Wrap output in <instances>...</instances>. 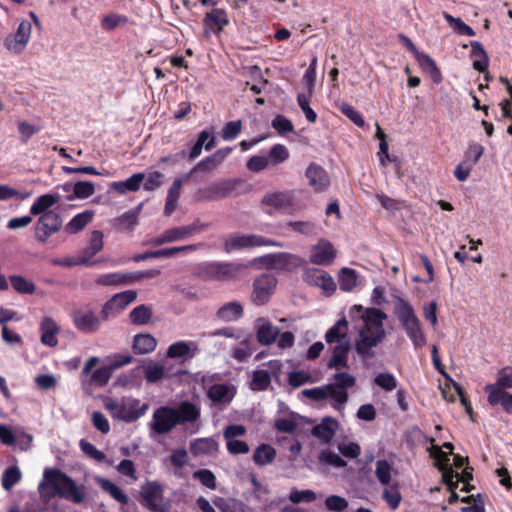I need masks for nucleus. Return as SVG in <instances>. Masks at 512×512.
<instances>
[{"mask_svg": "<svg viewBox=\"0 0 512 512\" xmlns=\"http://www.w3.org/2000/svg\"><path fill=\"white\" fill-rule=\"evenodd\" d=\"M429 442L431 443V447L428 448V452L435 460L437 468L442 472V479L444 483L452 488L453 478L458 477V473L453 471L452 466L449 463V456L452 453L453 445L449 442L444 443L443 447L448 450V452H445L440 446L434 444L433 438H429Z\"/></svg>", "mask_w": 512, "mask_h": 512, "instance_id": "nucleus-11", "label": "nucleus"}, {"mask_svg": "<svg viewBox=\"0 0 512 512\" xmlns=\"http://www.w3.org/2000/svg\"><path fill=\"white\" fill-rule=\"evenodd\" d=\"M38 490L42 497L50 498L59 495L75 503H81L84 498L82 491L76 486L75 482L57 469H45Z\"/></svg>", "mask_w": 512, "mask_h": 512, "instance_id": "nucleus-1", "label": "nucleus"}, {"mask_svg": "<svg viewBox=\"0 0 512 512\" xmlns=\"http://www.w3.org/2000/svg\"><path fill=\"white\" fill-rule=\"evenodd\" d=\"M259 246L281 247L282 244L257 234L234 233L224 238V250L227 253Z\"/></svg>", "mask_w": 512, "mask_h": 512, "instance_id": "nucleus-10", "label": "nucleus"}, {"mask_svg": "<svg viewBox=\"0 0 512 512\" xmlns=\"http://www.w3.org/2000/svg\"><path fill=\"white\" fill-rule=\"evenodd\" d=\"M130 361V356H120L113 359L109 364L102 365L92 372L93 368L99 363V358L92 356L83 366L81 373L82 382H87L92 386L103 387L109 382L114 370L130 363Z\"/></svg>", "mask_w": 512, "mask_h": 512, "instance_id": "nucleus-7", "label": "nucleus"}, {"mask_svg": "<svg viewBox=\"0 0 512 512\" xmlns=\"http://www.w3.org/2000/svg\"><path fill=\"white\" fill-rule=\"evenodd\" d=\"M256 327L257 339L264 345L273 343L279 334V329L264 318H259L256 321Z\"/></svg>", "mask_w": 512, "mask_h": 512, "instance_id": "nucleus-29", "label": "nucleus"}, {"mask_svg": "<svg viewBox=\"0 0 512 512\" xmlns=\"http://www.w3.org/2000/svg\"><path fill=\"white\" fill-rule=\"evenodd\" d=\"M163 494V486L157 481H147L140 487L141 503L152 512H167Z\"/></svg>", "mask_w": 512, "mask_h": 512, "instance_id": "nucleus-12", "label": "nucleus"}, {"mask_svg": "<svg viewBox=\"0 0 512 512\" xmlns=\"http://www.w3.org/2000/svg\"><path fill=\"white\" fill-rule=\"evenodd\" d=\"M382 497L392 510L397 509L402 501V496L397 486L386 488L383 491Z\"/></svg>", "mask_w": 512, "mask_h": 512, "instance_id": "nucleus-57", "label": "nucleus"}, {"mask_svg": "<svg viewBox=\"0 0 512 512\" xmlns=\"http://www.w3.org/2000/svg\"><path fill=\"white\" fill-rule=\"evenodd\" d=\"M374 383L387 392L393 391L398 385L396 377L389 372L377 374L374 378Z\"/></svg>", "mask_w": 512, "mask_h": 512, "instance_id": "nucleus-51", "label": "nucleus"}, {"mask_svg": "<svg viewBox=\"0 0 512 512\" xmlns=\"http://www.w3.org/2000/svg\"><path fill=\"white\" fill-rule=\"evenodd\" d=\"M289 155V150L286 146L276 144L269 150L267 158H269V164L275 166L285 162L289 158Z\"/></svg>", "mask_w": 512, "mask_h": 512, "instance_id": "nucleus-48", "label": "nucleus"}, {"mask_svg": "<svg viewBox=\"0 0 512 512\" xmlns=\"http://www.w3.org/2000/svg\"><path fill=\"white\" fill-rule=\"evenodd\" d=\"M483 153L484 147L481 144L476 142L469 143L463 161L474 167Z\"/></svg>", "mask_w": 512, "mask_h": 512, "instance_id": "nucleus-52", "label": "nucleus"}, {"mask_svg": "<svg viewBox=\"0 0 512 512\" xmlns=\"http://www.w3.org/2000/svg\"><path fill=\"white\" fill-rule=\"evenodd\" d=\"M218 442L210 438H199L191 442L190 451L194 456H213L218 452Z\"/></svg>", "mask_w": 512, "mask_h": 512, "instance_id": "nucleus-27", "label": "nucleus"}, {"mask_svg": "<svg viewBox=\"0 0 512 512\" xmlns=\"http://www.w3.org/2000/svg\"><path fill=\"white\" fill-rule=\"evenodd\" d=\"M326 342L332 346V356L327 362L328 369H341L347 366L350 351L348 322L345 318L338 320L325 334Z\"/></svg>", "mask_w": 512, "mask_h": 512, "instance_id": "nucleus-4", "label": "nucleus"}, {"mask_svg": "<svg viewBox=\"0 0 512 512\" xmlns=\"http://www.w3.org/2000/svg\"><path fill=\"white\" fill-rule=\"evenodd\" d=\"M182 184H183V180L181 178H177L173 181L172 185L170 186L168 193H167V198H166V203H165V208H164V214L166 216H170L177 208Z\"/></svg>", "mask_w": 512, "mask_h": 512, "instance_id": "nucleus-35", "label": "nucleus"}, {"mask_svg": "<svg viewBox=\"0 0 512 512\" xmlns=\"http://www.w3.org/2000/svg\"><path fill=\"white\" fill-rule=\"evenodd\" d=\"M317 499V494L309 489L297 490L292 489L289 493V500L294 504L310 503Z\"/></svg>", "mask_w": 512, "mask_h": 512, "instance_id": "nucleus-53", "label": "nucleus"}, {"mask_svg": "<svg viewBox=\"0 0 512 512\" xmlns=\"http://www.w3.org/2000/svg\"><path fill=\"white\" fill-rule=\"evenodd\" d=\"M356 379L347 372H336L330 383L322 387V401L330 399L336 410H341L348 400L347 390L355 385Z\"/></svg>", "mask_w": 512, "mask_h": 512, "instance_id": "nucleus-8", "label": "nucleus"}, {"mask_svg": "<svg viewBox=\"0 0 512 512\" xmlns=\"http://www.w3.org/2000/svg\"><path fill=\"white\" fill-rule=\"evenodd\" d=\"M93 217L94 211L85 210L75 215L66 225L65 229L68 233L75 234L83 230L93 220Z\"/></svg>", "mask_w": 512, "mask_h": 512, "instance_id": "nucleus-38", "label": "nucleus"}, {"mask_svg": "<svg viewBox=\"0 0 512 512\" xmlns=\"http://www.w3.org/2000/svg\"><path fill=\"white\" fill-rule=\"evenodd\" d=\"M297 426V417L294 414H289L279 417L275 420V428L278 431L290 433L295 430Z\"/></svg>", "mask_w": 512, "mask_h": 512, "instance_id": "nucleus-56", "label": "nucleus"}, {"mask_svg": "<svg viewBox=\"0 0 512 512\" xmlns=\"http://www.w3.org/2000/svg\"><path fill=\"white\" fill-rule=\"evenodd\" d=\"M59 200V196L56 194H44L35 199L32 206L30 207V213L32 215H42L48 212L52 206H54Z\"/></svg>", "mask_w": 512, "mask_h": 512, "instance_id": "nucleus-36", "label": "nucleus"}, {"mask_svg": "<svg viewBox=\"0 0 512 512\" xmlns=\"http://www.w3.org/2000/svg\"><path fill=\"white\" fill-rule=\"evenodd\" d=\"M259 261L264 267L268 269L282 270L287 272H292L302 265V258L287 252L268 254L261 257Z\"/></svg>", "mask_w": 512, "mask_h": 512, "instance_id": "nucleus-14", "label": "nucleus"}, {"mask_svg": "<svg viewBox=\"0 0 512 512\" xmlns=\"http://www.w3.org/2000/svg\"><path fill=\"white\" fill-rule=\"evenodd\" d=\"M193 476L207 488L212 490L216 488V477L210 470L200 469L198 471H195Z\"/></svg>", "mask_w": 512, "mask_h": 512, "instance_id": "nucleus-60", "label": "nucleus"}, {"mask_svg": "<svg viewBox=\"0 0 512 512\" xmlns=\"http://www.w3.org/2000/svg\"><path fill=\"white\" fill-rule=\"evenodd\" d=\"M204 22L209 27L215 26L217 32H220L229 23V19L225 10L216 8L205 15Z\"/></svg>", "mask_w": 512, "mask_h": 512, "instance_id": "nucleus-43", "label": "nucleus"}, {"mask_svg": "<svg viewBox=\"0 0 512 512\" xmlns=\"http://www.w3.org/2000/svg\"><path fill=\"white\" fill-rule=\"evenodd\" d=\"M340 289L344 292H351L359 284V275L356 270L344 267L338 273Z\"/></svg>", "mask_w": 512, "mask_h": 512, "instance_id": "nucleus-34", "label": "nucleus"}, {"mask_svg": "<svg viewBox=\"0 0 512 512\" xmlns=\"http://www.w3.org/2000/svg\"><path fill=\"white\" fill-rule=\"evenodd\" d=\"M276 457V450L269 444L259 445L253 453V461L259 466L271 464Z\"/></svg>", "mask_w": 512, "mask_h": 512, "instance_id": "nucleus-42", "label": "nucleus"}, {"mask_svg": "<svg viewBox=\"0 0 512 512\" xmlns=\"http://www.w3.org/2000/svg\"><path fill=\"white\" fill-rule=\"evenodd\" d=\"M142 205L134 210H129L113 220V224L121 231H131L138 224V218Z\"/></svg>", "mask_w": 512, "mask_h": 512, "instance_id": "nucleus-31", "label": "nucleus"}, {"mask_svg": "<svg viewBox=\"0 0 512 512\" xmlns=\"http://www.w3.org/2000/svg\"><path fill=\"white\" fill-rule=\"evenodd\" d=\"M199 415V408L190 402H182L177 408L160 407L153 413L152 427L155 432L164 434L177 424L196 421Z\"/></svg>", "mask_w": 512, "mask_h": 512, "instance_id": "nucleus-3", "label": "nucleus"}, {"mask_svg": "<svg viewBox=\"0 0 512 512\" xmlns=\"http://www.w3.org/2000/svg\"><path fill=\"white\" fill-rule=\"evenodd\" d=\"M165 375V368L160 364H150L145 367V378L148 382H157Z\"/></svg>", "mask_w": 512, "mask_h": 512, "instance_id": "nucleus-62", "label": "nucleus"}, {"mask_svg": "<svg viewBox=\"0 0 512 512\" xmlns=\"http://www.w3.org/2000/svg\"><path fill=\"white\" fill-rule=\"evenodd\" d=\"M364 322L363 328L359 333V340L356 343V349L359 354L367 355L371 349L376 347L385 337L383 322L387 315L376 308H367L361 315Z\"/></svg>", "mask_w": 512, "mask_h": 512, "instance_id": "nucleus-2", "label": "nucleus"}, {"mask_svg": "<svg viewBox=\"0 0 512 512\" xmlns=\"http://www.w3.org/2000/svg\"><path fill=\"white\" fill-rule=\"evenodd\" d=\"M339 427L338 422L331 417L322 418V443L329 442Z\"/></svg>", "mask_w": 512, "mask_h": 512, "instance_id": "nucleus-58", "label": "nucleus"}, {"mask_svg": "<svg viewBox=\"0 0 512 512\" xmlns=\"http://www.w3.org/2000/svg\"><path fill=\"white\" fill-rule=\"evenodd\" d=\"M233 391L224 384L213 385L208 391V397L215 404H227L233 398Z\"/></svg>", "mask_w": 512, "mask_h": 512, "instance_id": "nucleus-40", "label": "nucleus"}, {"mask_svg": "<svg viewBox=\"0 0 512 512\" xmlns=\"http://www.w3.org/2000/svg\"><path fill=\"white\" fill-rule=\"evenodd\" d=\"M145 179L144 173H135L124 181H115L110 184L111 189L119 195L137 192Z\"/></svg>", "mask_w": 512, "mask_h": 512, "instance_id": "nucleus-25", "label": "nucleus"}, {"mask_svg": "<svg viewBox=\"0 0 512 512\" xmlns=\"http://www.w3.org/2000/svg\"><path fill=\"white\" fill-rule=\"evenodd\" d=\"M443 17L455 32L470 37L475 35L474 30L465 24L460 18H455L446 12L443 13Z\"/></svg>", "mask_w": 512, "mask_h": 512, "instance_id": "nucleus-50", "label": "nucleus"}, {"mask_svg": "<svg viewBox=\"0 0 512 512\" xmlns=\"http://www.w3.org/2000/svg\"><path fill=\"white\" fill-rule=\"evenodd\" d=\"M103 237V233L99 230H94L91 233L87 247L79 253L83 265H91L93 263V257L103 249Z\"/></svg>", "mask_w": 512, "mask_h": 512, "instance_id": "nucleus-23", "label": "nucleus"}, {"mask_svg": "<svg viewBox=\"0 0 512 512\" xmlns=\"http://www.w3.org/2000/svg\"><path fill=\"white\" fill-rule=\"evenodd\" d=\"M308 184L314 188L315 191L320 189V168L317 164L311 163L305 172Z\"/></svg>", "mask_w": 512, "mask_h": 512, "instance_id": "nucleus-61", "label": "nucleus"}, {"mask_svg": "<svg viewBox=\"0 0 512 512\" xmlns=\"http://www.w3.org/2000/svg\"><path fill=\"white\" fill-rule=\"evenodd\" d=\"M512 388V367H505L498 371L497 381L493 384H487L484 391L487 393L488 398L495 401L499 393L506 392L507 389Z\"/></svg>", "mask_w": 512, "mask_h": 512, "instance_id": "nucleus-20", "label": "nucleus"}, {"mask_svg": "<svg viewBox=\"0 0 512 512\" xmlns=\"http://www.w3.org/2000/svg\"><path fill=\"white\" fill-rule=\"evenodd\" d=\"M320 246L315 245L311 249L309 258L302 259V278L305 283L318 287L320 285Z\"/></svg>", "mask_w": 512, "mask_h": 512, "instance_id": "nucleus-18", "label": "nucleus"}, {"mask_svg": "<svg viewBox=\"0 0 512 512\" xmlns=\"http://www.w3.org/2000/svg\"><path fill=\"white\" fill-rule=\"evenodd\" d=\"M394 312L414 349L423 348L427 343V338L413 306L398 297L395 301Z\"/></svg>", "mask_w": 512, "mask_h": 512, "instance_id": "nucleus-5", "label": "nucleus"}, {"mask_svg": "<svg viewBox=\"0 0 512 512\" xmlns=\"http://www.w3.org/2000/svg\"><path fill=\"white\" fill-rule=\"evenodd\" d=\"M243 315V306L238 301H231L223 304L216 313V317L222 322H234Z\"/></svg>", "mask_w": 512, "mask_h": 512, "instance_id": "nucleus-28", "label": "nucleus"}, {"mask_svg": "<svg viewBox=\"0 0 512 512\" xmlns=\"http://www.w3.org/2000/svg\"><path fill=\"white\" fill-rule=\"evenodd\" d=\"M392 466L386 460H378L375 467V475L378 481L387 486L390 484L392 479Z\"/></svg>", "mask_w": 512, "mask_h": 512, "instance_id": "nucleus-47", "label": "nucleus"}, {"mask_svg": "<svg viewBox=\"0 0 512 512\" xmlns=\"http://www.w3.org/2000/svg\"><path fill=\"white\" fill-rule=\"evenodd\" d=\"M96 482L105 492H107L117 502L121 504L128 503V496L120 487H118L111 480L102 477H97Z\"/></svg>", "mask_w": 512, "mask_h": 512, "instance_id": "nucleus-37", "label": "nucleus"}, {"mask_svg": "<svg viewBox=\"0 0 512 512\" xmlns=\"http://www.w3.org/2000/svg\"><path fill=\"white\" fill-rule=\"evenodd\" d=\"M32 34V24L28 20H22L17 30L4 39L5 48L13 54L22 53L28 45Z\"/></svg>", "mask_w": 512, "mask_h": 512, "instance_id": "nucleus-15", "label": "nucleus"}, {"mask_svg": "<svg viewBox=\"0 0 512 512\" xmlns=\"http://www.w3.org/2000/svg\"><path fill=\"white\" fill-rule=\"evenodd\" d=\"M127 23V18L118 14H109L103 17L101 26L104 30H113L114 28Z\"/></svg>", "mask_w": 512, "mask_h": 512, "instance_id": "nucleus-59", "label": "nucleus"}, {"mask_svg": "<svg viewBox=\"0 0 512 512\" xmlns=\"http://www.w3.org/2000/svg\"><path fill=\"white\" fill-rule=\"evenodd\" d=\"M13 288L22 294H32L35 291V285L33 282L27 280L26 278L13 275L10 277Z\"/></svg>", "mask_w": 512, "mask_h": 512, "instance_id": "nucleus-55", "label": "nucleus"}, {"mask_svg": "<svg viewBox=\"0 0 512 512\" xmlns=\"http://www.w3.org/2000/svg\"><path fill=\"white\" fill-rule=\"evenodd\" d=\"M262 211L269 215L285 213L293 209L294 197L290 192H268L261 201Z\"/></svg>", "mask_w": 512, "mask_h": 512, "instance_id": "nucleus-13", "label": "nucleus"}, {"mask_svg": "<svg viewBox=\"0 0 512 512\" xmlns=\"http://www.w3.org/2000/svg\"><path fill=\"white\" fill-rule=\"evenodd\" d=\"M277 285V279L271 274H262L253 283L252 301L256 305L267 303Z\"/></svg>", "mask_w": 512, "mask_h": 512, "instance_id": "nucleus-17", "label": "nucleus"}, {"mask_svg": "<svg viewBox=\"0 0 512 512\" xmlns=\"http://www.w3.org/2000/svg\"><path fill=\"white\" fill-rule=\"evenodd\" d=\"M152 310L146 305L135 307L130 313V320L136 325H145L150 322Z\"/></svg>", "mask_w": 512, "mask_h": 512, "instance_id": "nucleus-46", "label": "nucleus"}, {"mask_svg": "<svg viewBox=\"0 0 512 512\" xmlns=\"http://www.w3.org/2000/svg\"><path fill=\"white\" fill-rule=\"evenodd\" d=\"M268 366L270 371L260 369L253 372L250 382L252 390L262 391L267 389L271 383L272 375H276L281 370L282 364L279 360H272L269 361Z\"/></svg>", "mask_w": 512, "mask_h": 512, "instance_id": "nucleus-19", "label": "nucleus"}, {"mask_svg": "<svg viewBox=\"0 0 512 512\" xmlns=\"http://www.w3.org/2000/svg\"><path fill=\"white\" fill-rule=\"evenodd\" d=\"M213 504L221 512H253L250 507L237 500H226L221 497H215Z\"/></svg>", "mask_w": 512, "mask_h": 512, "instance_id": "nucleus-41", "label": "nucleus"}, {"mask_svg": "<svg viewBox=\"0 0 512 512\" xmlns=\"http://www.w3.org/2000/svg\"><path fill=\"white\" fill-rule=\"evenodd\" d=\"M470 55L473 59V68L479 72H484L488 67V56L478 41L471 42Z\"/></svg>", "mask_w": 512, "mask_h": 512, "instance_id": "nucleus-39", "label": "nucleus"}, {"mask_svg": "<svg viewBox=\"0 0 512 512\" xmlns=\"http://www.w3.org/2000/svg\"><path fill=\"white\" fill-rule=\"evenodd\" d=\"M246 265L237 262H208L203 265V277L209 280L228 281L240 276Z\"/></svg>", "mask_w": 512, "mask_h": 512, "instance_id": "nucleus-9", "label": "nucleus"}, {"mask_svg": "<svg viewBox=\"0 0 512 512\" xmlns=\"http://www.w3.org/2000/svg\"><path fill=\"white\" fill-rule=\"evenodd\" d=\"M95 192V185L90 181H78L75 182V191L74 194L67 195L68 201H73L76 199H87L92 196Z\"/></svg>", "mask_w": 512, "mask_h": 512, "instance_id": "nucleus-45", "label": "nucleus"}, {"mask_svg": "<svg viewBox=\"0 0 512 512\" xmlns=\"http://www.w3.org/2000/svg\"><path fill=\"white\" fill-rule=\"evenodd\" d=\"M496 398L495 401H492V398L487 397L488 403L492 406L501 405L505 412L512 414V394L507 392L499 393Z\"/></svg>", "mask_w": 512, "mask_h": 512, "instance_id": "nucleus-63", "label": "nucleus"}, {"mask_svg": "<svg viewBox=\"0 0 512 512\" xmlns=\"http://www.w3.org/2000/svg\"><path fill=\"white\" fill-rule=\"evenodd\" d=\"M198 351V344L194 341H177L169 346L167 357L184 362L192 359Z\"/></svg>", "mask_w": 512, "mask_h": 512, "instance_id": "nucleus-21", "label": "nucleus"}, {"mask_svg": "<svg viewBox=\"0 0 512 512\" xmlns=\"http://www.w3.org/2000/svg\"><path fill=\"white\" fill-rule=\"evenodd\" d=\"M237 180H222L209 184L206 188V198L219 200L230 196L236 189Z\"/></svg>", "mask_w": 512, "mask_h": 512, "instance_id": "nucleus-24", "label": "nucleus"}, {"mask_svg": "<svg viewBox=\"0 0 512 512\" xmlns=\"http://www.w3.org/2000/svg\"><path fill=\"white\" fill-rule=\"evenodd\" d=\"M103 404L113 419L126 423L138 420L148 409L147 404L141 403L140 400L130 396L106 397Z\"/></svg>", "mask_w": 512, "mask_h": 512, "instance_id": "nucleus-6", "label": "nucleus"}, {"mask_svg": "<svg viewBox=\"0 0 512 512\" xmlns=\"http://www.w3.org/2000/svg\"><path fill=\"white\" fill-rule=\"evenodd\" d=\"M207 225L200 223H193L186 226H178L168 229L172 242L186 240L189 237L198 234L205 230Z\"/></svg>", "mask_w": 512, "mask_h": 512, "instance_id": "nucleus-30", "label": "nucleus"}, {"mask_svg": "<svg viewBox=\"0 0 512 512\" xmlns=\"http://www.w3.org/2000/svg\"><path fill=\"white\" fill-rule=\"evenodd\" d=\"M62 220L54 211L42 214L35 224V238L41 243H46L51 235L61 229Z\"/></svg>", "mask_w": 512, "mask_h": 512, "instance_id": "nucleus-16", "label": "nucleus"}, {"mask_svg": "<svg viewBox=\"0 0 512 512\" xmlns=\"http://www.w3.org/2000/svg\"><path fill=\"white\" fill-rule=\"evenodd\" d=\"M198 245L191 244L179 247H170L164 248L157 251H153V256L155 258H168L177 255L178 253H190L197 250Z\"/></svg>", "mask_w": 512, "mask_h": 512, "instance_id": "nucleus-49", "label": "nucleus"}, {"mask_svg": "<svg viewBox=\"0 0 512 512\" xmlns=\"http://www.w3.org/2000/svg\"><path fill=\"white\" fill-rule=\"evenodd\" d=\"M137 297V293L133 290H127L121 293H118L112 297V299L107 302L105 305L103 312L106 313L107 310H117L120 311L124 309L127 305L135 301Z\"/></svg>", "mask_w": 512, "mask_h": 512, "instance_id": "nucleus-33", "label": "nucleus"}, {"mask_svg": "<svg viewBox=\"0 0 512 512\" xmlns=\"http://www.w3.org/2000/svg\"><path fill=\"white\" fill-rule=\"evenodd\" d=\"M22 473L17 465L6 468L2 474L1 484L4 490L10 491L17 483L20 482Z\"/></svg>", "mask_w": 512, "mask_h": 512, "instance_id": "nucleus-44", "label": "nucleus"}, {"mask_svg": "<svg viewBox=\"0 0 512 512\" xmlns=\"http://www.w3.org/2000/svg\"><path fill=\"white\" fill-rule=\"evenodd\" d=\"M157 347V340L151 334H137L133 339V350L136 354L143 355L153 352Z\"/></svg>", "mask_w": 512, "mask_h": 512, "instance_id": "nucleus-32", "label": "nucleus"}, {"mask_svg": "<svg viewBox=\"0 0 512 512\" xmlns=\"http://www.w3.org/2000/svg\"><path fill=\"white\" fill-rule=\"evenodd\" d=\"M325 215L327 217L326 225L331 227H337L339 221L341 220V212L338 201H331L325 210Z\"/></svg>", "mask_w": 512, "mask_h": 512, "instance_id": "nucleus-54", "label": "nucleus"}, {"mask_svg": "<svg viewBox=\"0 0 512 512\" xmlns=\"http://www.w3.org/2000/svg\"><path fill=\"white\" fill-rule=\"evenodd\" d=\"M73 323L78 330L93 333L98 330L100 319L93 311L82 310L73 314Z\"/></svg>", "mask_w": 512, "mask_h": 512, "instance_id": "nucleus-22", "label": "nucleus"}, {"mask_svg": "<svg viewBox=\"0 0 512 512\" xmlns=\"http://www.w3.org/2000/svg\"><path fill=\"white\" fill-rule=\"evenodd\" d=\"M253 353V347L248 340L242 341L237 347L234 348L233 357L240 361H246Z\"/></svg>", "mask_w": 512, "mask_h": 512, "instance_id": "nucleus-64", "label": "nucleus"}, {"mask_svg": "<svg viewBox=\"0 0 512 512\" xmlns=\"http://www.w3.org/2000/svg\"><path fill=\"white\" fill-rule=\"evenodd\" d=\"M39 329L42 344L49 347H55L58 344L59 326L51 317L43 318Z\"/></svg>", "mask_w": 512, "mask_h": 512, "instance_id": "nucleus-26", "label": "nucleus"}]
</instances>
